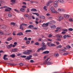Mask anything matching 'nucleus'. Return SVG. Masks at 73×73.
<instances>
[{"label":"nucleus","mask_w":73,"mask_h":73,"mask_svg":"<svg viewBox=\"0 0 73 73\" xmlns=\"http://www.w3.org/2000/svg\"><path fill=\"white\" fill-rule=\"evenodd\" d=\"M46 49V47L45 46V45H44V46H42L41 48H38L37 50V51L39 52L41 50H44V49Z\"/></svg>","instance_id":"nucleus-1"},{"label":"nucleus","mask_w":73,"mask_h":73,"mask_svg":"<svg viewBox=\"0 0 73 73\" xmlns=\"http://www.w3.org/2000/svg\"><path fill=\"white\" fill-rule=\"evenodd\" d=\"M31 52H32V51L31 50H28L27 51H25L23 52V53L24 54H30Z\"/></svg>","instance_id":"nucleus-2"},{"label":"nucleus","mask_w":73,"mask_h":73,"mask_svg":"<svg viewBox=\"0 0 73 73\" xmlns=\"http://www.w3.org/2000/svg\"><path fill=\"white\" fill-rule=\"evenodd\" d=\"M50 9L52 12V13H57V12L55 10H54V8L53 7H51L50 8Z\"/></svg>","instance_id":"nucleus-3"},{"label":"nucleus","mask_w":73,"mask_h":73,"mask_svg":"<svg viewBox=\"0 0 73 73\" xmlns=\"http://www.w3.org/2000/svg\"><path fill=\"white\" fill-rule=\"evenodd\" d=\"M51 24V22H49L48 23H43L42 25V27H47L48 26L49 24Z\"/></svg>","instance_id":"nucleus-4"},{"label":"nucleus","mask_w":73,"mask_h":73,"mask_svg":"<svg viewBox=\"0 0 73 73\" xmlns=\"http://www.w3.org/2000/svg\"><path fill=\"white\" fill-rule=\"evenodd\" d=\"M60 52H62L63 53H64L63 55L64 56H65L66 55H67L68 54V53H65V52H66V50H65L64 49H62L61 50V51Z\"/></svg>","instance_id":"nucleus-5"},{"label":"nucleus","mask_w":73,"mask_h":73,"mask_svg":"<svg viewBox=\"0 0 73 73\" xmlns=\"http://www.w3.org/2000/svg\"><path fill=\"white\" fill-rule=\"evenodd\" d=\"M53 3V1L52 0H50L48 1L47 3H46V6H49L50 5V4L52 3Z\"/></svg>","instance_id":"nucleus-6"},{"label":"nucleus","mask_w":73,"mask_h":73,"mask_svg":"<svg viewBox=\"0 0 73 73\" xmlns=\"http://www.w3.org/2000/svg\"><path fill=\"white\" fill-rule=\"evenodd\" d=\"M7 57V55L5 54L4 55L3 57V60H8V58H6Z\"/></svg>","instance_id":"nucleus-7"},{"label":"nucleus","mask_w":73,"mask_h":73,"mask_svg":"<svg viewBox=\"0 0 73 73\" xmlns=\"http://www.w3.org/2000/svg\"><path fill=\"white\" fill-rule=\"evenodd\" d=\"M63 31L62 32V34H65V33H66V32H68V30L67 29H63Z\"/></svg>","instance_id":"nucleus-8"},{"label":"nucleus","mask_w":73,"mask_h":73,"mask_svg":"<svg viewBox=\"0 0 73 73\" xmlns=\"http://www.w3.org/2000/svg\"><path fill=\"white\" fill-rule=\"evenodd\" d=\"M23 26L27 27V24L25 23H22L21 25L20 28H23Z\"/></svg>","instance_id":"nucleus-9"},{"label":"nucleus","mask_w":73,"mask_h":73,"mask_svg":"<svg viewBox=\"0 0 73 73\" xmlns=\"http://www.w3.org/2000/svg\"><path fill=\"white\" fill-rule=\"evenodd\" d=\"M32 57V55H29V56H27V58H26V60H31V57Z\"/></svg>","instance_id":"nucleus-10"},{"label":"nucleus","mask_w":73,"mask_h":73,"mask_svg":"<svg viewBox=\"0 0 73 73\" xmlns=\"http://www.w3.org/2000/svg\"><path fill=\"white\" fill-rule=\"evenodd\" d=\"M49 53V51H46L43 52L42 54H48Z\"/></svg>","instance_id":"nucleus-11"},{"label":"nucleus","mask_w":73,"mask_h":73,"mask_svg":"<svg viewBox=\"0 0 73 73\" xmlns=\"http://www.w3.org/2000/svg\"><path fill=\"white\" fill-rule=\"evenodd\" d=\"M25 9L24 8H21L20 9V11H21V12H25Z\"/></svg>","instance_id":"nucleus-12"},{"label":"nucleus","mask_w":73,"mask_h":73,"mask_svg":"<svg viewBox=\"0 0 73 73\" xmlns=\"http://www.w3.org/2000/svg\"><path fill=\"white\" fill-rule=\"evenodd\" d=\"M39 17L40 19H45V17L43 15L39 16Z\"/></svg>","instance_id":"nucleus-13"},{"label":"nucleus","mask_w":73,"mask_h":73,"mask_svg":"<svg viewBox=\"0 0 73 73\" xmlns=\"http://www.w3.org/2000/svg\"><path fill=\"white\" fill-rule=\"evenodd\" d=\"M15 56H16L15 55V54H12L10 55V57H12V58H15Z\"/></svg>","instance_id":"nucleus-14"},{"label":"nucleus","mask_w":73,"mask_h":73,"mask_svg":"<svg viewBox=\"0 0 73 73\" xmlns=\"http://www.w3.org/2000/svg\"><path fill=\"white\" fill-rule=\"evenodd\" d=\"M31 12H37V10L36 9L33 8L31 9Z\"/></svg>","instance_id":"nucleus-15"},{"label":"nucleus","mask_w":73,"mask_h":73,"mask_svg":"<svg viewBox=\"0 0 73 73\" xmlns=\"http://www.w3.org/2000/svg\"><path fill=\"white\" fill-rule=\"evenodd\" d=\"M49 58H48L45 60V61H44V64H46L48 63V62H47L48 61V60H49Z\"/></svg>","instance_id":"nucleus-16"},{"label":"nucleus","mask_w":73,"mask_h":73,"mask_svg":"<svg viewBox=\"0 0 73 73\" xmlns=\"http://www.w3.org/2000/svg\"><path fill=\"white\" fill-rule=\"evenodd\" d=\"M17 36H20L21 35H23V34L22 32L19 33H17Z\"/></svg>","instance_id":"nucleus-17"},{"label":"nucleus","mask_w":73,"mask_h":73,"mask_svg":"<svg viewBox=\"0 0 73 73\" xmlns=\"http://www.w3.org/2000/svg\"><path fill=\"white\" fill-rule=\"evenodd\" d=\"M53 62H48L46 63L47 65H51V64H53Z\"/></svg>","instance_id":"nucleus-18"},{"label":"nucleus","mask_w":73,"mask_h":73,"mask_svg":"<svg viewBox=\"0 0 73 73\" xmlns=\"http://www.w3.org/2000/svg\"><path fill=\"white\" fill-rule=\"evenodd\" d=\"M16 51H17V48H14L12 50V52H15Z\"/></svg>","instance_id":"nucleus-19"},{"label":"nucleus","mask_w":73,"mask_h":73,"mask_svg":"<svg viewBox=\"0 0 73 73\" xmlns=\"http://www.w3.org/2000/svg\"><path fill=\"white\" fill-rule=\"evenodd\" d=\"M60 56V54H54V56L55 57H57L58 56Z\"/></svg>","instance_id":"nucleus-20"},{"label":"nucleus","mask_w":73,"mask_h":73,"mask_svg":"<svg viewBox=\"0 0 73 73\" xmlns=\"http://www.w3.org/2000/svg\"><path fill=\"white\" fill-rule=\"evenodd\" d=\"M61 28H56V30H55V32H58V31H60L61 30Z\"/></svg>","instance_id":"nucleus-21"},{"label":"nucleus","mask_w":73,"mask_h":73,"mask_svg":"<svg viewBox=\"0 0 73 73\" xmlns=\"http://www.w3.org/2000/svg\"><path fill=\"white\" fill-rule=\"evenodd\" d=\"M64 17H65V18H66V19H68L69 18V15H64Z\"/></svg>","instance_id":"nucleus-22"},{"label":"nucleus","mask_w":73,"mask_h":73,"mask_svg":"<svg viewBox=\"0 0 73 73\" xmlns=\"http://www.w3.org/2000/svg\"><path fill=\"white\" fill-rule=\"evenodd\" d=\"M58 1L61 3H63L64 2V1L63 0H58Z\"/></svg>","instance_id":"nucleus-23"},{"label":"nucleus","mask_w":73,"mask_h":73,"mask_svg":"<svg viewBox=\"0 0 73 73\" xmlns=\"http://www.w3.org/2000/svg\"><path fill=\"white\" fill-rule=\"evenodd\" d=\"M31 32V31L30 30H27L25 31L26 33H28V32Z\"/></svg>","instance_id":"nucleus-24"},{"label":"nucleus","mask_w":73,"mask_h":73,"mask_svg":"<svg viewBox=\"0 0 73 73\" xmlns=\"http://www.w3.org/2000/svg\"><path fill=\"white\" fill-rule=\"evenodd\" d=\"M33 13V14H34V15H36V16H39V14L37 13Z\"/></svg>","instance_id":"nucleus-25"},{"label":"nucleus","mask_w":73,"mask_h":73,"mask_svg":"<svg viewBox=\"0 0 73 73\" xmlns=\"http://www.w3.org/2000/svg\"><path fill=\"white\" fill-rule=\"evenodd\" d=\"M11 25H16V23L14 22H11Z\"/></svg>","instance_id":"nucleus-26"},{"label":"nucleus","mask_w":73,"mask_h":73,"mask_svg":"<svg viewBox=\"0 0 73 73\" xmlns=\"http://www.w3.org/2000/svg\"><path fill=\"white\" fill-rule=\"evenodd\" d=\"M14 11H15V12H17L18 13H20V11H19L18 10L16 9H15Z\"/></svg>","instance_id":"nucleus-27"},{"label":"nucleus","mask_w":73,"mask_h":73,"mask_svg":"<svg viewBox=\"0 0 73 73\" xmlns=\"http://www.w3.org/2000/svg\"><path fill=\"white\" fill-rule=\"evenodd\" d=\"M62 48V46L61 45H59L57 46V48Z\"/></svg>","instance_id":"nucleus-28"},{"label":"nucleus","mask_w":73,"mask_h":73,"mask_svg":"<svg viewBox=\"0 0 73 73\" xmlns=\"http://www.w3.org/2000/svg\"><path fill=\"white\" fill-rule=\"evenodd\" d=\"M68 30L69 31H73V29L72 28H70L68 29Z\"/></svg>","instance_id":"nucleus-29"},{"label":"nucleus","mask_w":73,"mask_h":73,"mask_svg":"<svg viewBox=\"0 0 73 73\" xmlns=\"http://www.w3.org/2000/svg\"><path fill=\"white\" fill-rule=\"evenodd\" d=\"M63 37L64 39H66V38L67 37V35H64Z\"/></svg>","instance_id":"nucleus-30"},{"label":"nucleus","mask_w":73,"mask_h":73,"mask_svg":"<svg viewBox=\"0 0 73 73\" xmlns=\"http://www.w3.org/2000/svg\"><path fill=\"white\" fill-rule=\"evenodd\" d=\"M27 56H23V55H21L20 57H22V58H25Z\"/></svg>","instance_id":"nucleus-31"},{"label":"nucleus","mask_w":73,"mask_h":73,"mask_svg":"<svg viewBox=\"0 0 73 73\" xmlns=\"http://www.w3.org/2000/svg\"><path fill=\"white\" fill-rule=\"evenodd\" d=\"M50 45L52 46H56V45L53 43L51 44Z\"/></svg>","instance_id":"nucleus-32"},{"label":"nucleus","mask_w":73,"mask_h":73,"mask_svg":"<svg viewBox=\"0 0 73 73\" xmlns=\"http://www.w3.org/2000/svg\"><path fill=\"white\" fill-rule=\"evenodd\" d=\"M66 47L67 48H68V49H70L71 48V47L69 45H68L66 46Z\"/></svg>","instance_id":"nucleus-33"},{"label":"nucleus","mask_w":73,"mask_h":73,"mask_svg":"<svg viewBox=\"0 0 73 73\" xmlns=\"http://www.w3.org/2000/svg\"><path fill=\"white\" fill-rule=\"evenodd\" d=\"M54 3L55 4H57L58 3V1H55L54 2Z\"/></svg>","instance_id":"nucleus-34"},{"label":"nucleus","mask_w":73,"mask_h":73,"mask_svg":"<svg viewBox=\"0 0 73 73\" xmlns=\"http://www.w3.org/2000/svg\"><path fill=\"white\" fill-rule=\"evenodd\" d=\"M34 26L33 25H30L29 26V28H33Z\"/></svg>","instance_id":"nucleus-35"},{"label":"nucleus","mask_w":73,"mask_h":73,"mask_svg":"<svg viewBox=\"0 0 73 73\" xmlns=\"http://www.w3.org/2000/svg\"><path fill=\"white\" fill-rule=\"evenodd\" d=\"M59 19L60 20H62L64 18L62 17H58Z\"/></svg>","instance_id":"nucleus-36"},{"label":"nucleus","mask_w":73,"mask_h":73,"mask_svg":"<svg viewBox=\"0 0 73 73\" xmlns=\"http://www.w3.org/2000/svg\"><path fill=\"white\" fill-rule=\"evenodd\" d=\"M56 27L55 25H52L51 26V28H56Z\"/></svg>","instance_id":"nucleus-37"},{"label":"nucleus","mask_w":73,"mask_h":73,"mask_svg":"<svg viewBox=\"0 0 73 73\" xmlns=\"http://www.w3.org/2000/svg\"><path fill=\"white\" fill-rule=\"evenodd\" d=\"M35 44L36 45H39V43L38 42H36L35 43Z\"/></svg>","instance_id":"nucleus-38"},{"label":"nucleus","mask_w":73,"mask_h":73,"mask_svg":"<svg viewBox=\"0 0 73 73\" xmlns=\"http://www.w3.org/2000/svg\"><path fill=\"white\" fill-rule=\"evenodd\" d=\"M11 1L12 3H15V2H16V0H11Z\"/></svg>","instance_id":"nucleus-39"},{"label":"nucleus","mask_w":73,"mask_h":73,"mask_svg":"<svg viewBox=\"0 0 73 73\" xmlns=\"http://www.w3.org/2000/svg\"><path fill=\"white\" fill-rule=\"evenodd\" d=\"M30 43V41H27L26 42V43L27 44H29Z\"/></svg>","instance_id":"nucleus-40"},{"label":"nucleus","mask_w":73,"mask_h":73,"mask_svg":"<svg viewBox=\"0 0 73 73\" xmlns=\"http://www.w3.org/2000/svg\"><path fill=\"white\" fill-rule=\"evenodd\" d=\"M46 6H44V7L43 8L44 9V10H45V11H47V9H46Z\"/></svg>","instance_id":"nucleus-41"},{"label":"nucleus","mask_w":73,"mask_h":73,"mask_svg":"<svg viewBox=\"0 0 73 73\" xmlns=\"http://www.w3.org/2000/svg\"><path fill=\"white\" fill-rule=\"evenodd\" d=\"M69 21H73V20L72 19V18H70L69 20Z\"/></svg>","instance_id":"nucleus-42"},{"label":"nucleus","mask_w":73,"mask_h":73,"mask_svg":"<svg viewBox=\"0 0 73 73\" xmlns=\"http://www.w3.org/2000/svg\"><path fill=\"white\" fill-rule=\"evenodd\" d=\"M56 41H61V39L59 38H57L56 39Z\"/></svg>","instance_id":"nucleus-43"},{"label":"nucleus","mask_w":73,"mask_h":73,"mask_svg":"<svg viewBox=\"0 0 73 73\" xmlns=\"http://www.w3.org/2000/svg\"><path fill=\"white\" fill-rule=\"evenodd\" d=\"M25 17H29V15H28V14H25Z\"/></svg>","instance_id":"nucleus-44"},{"label":"nucleus","mask_w":73,"mask_h":73,"mask_svg":"<svg viewBox=\"0 0 73 73\" xmlns=\"http://www.w3.org/2000/svg\"><path fill=\"white\" fill-rule=\"evenodd\" d=\"M22 7V8H27V7L25 5L23 6Z\"/></svg>","instance_id":"nucleus-45"},{"label":"nucleus","mask_w":73,"mask_h":73,"mask_svg":"<svg viewBox=\"0 0 73 73\" xmlns=\"http://www.w3.org/2000/svg\"><path fill=\"white\" fill-rule=\"evenodd\" d=\"M50 44H51V42L50 43H47V45L48 46H50Z\"/></svg>","instance_id":"nucleus-46"},{"label":"nucleus","mask_w":73,"mask_h":73,"mask_svg":"<svg viewBox=\"0 0 73 73\" xmlns=\"http://www.w3.org/2000/svg\"><path fill=\"white\" fill-rule=\"evenodd\" d=\"M25 40H26V41H27L28 40V38L26 37H25L24 38Z\"/></svg>","instance_id":"nucleus-47"},{"label":"nucleus","mask_w":73,"mask_h":73,"mask_svg":"<svg viewBox=\"0 0 73 73\" xmlns=\"http://www.w3.org/2000/svg\"><path fill=\"white\" fill-rule=\"evenodd\" d=\"M3 8H7V9H9V7H7V6H4Z\"/></svg>","instance_id":"nucleus-48"},{"label":"nucleus","mask_w":73,"mask_h":73,"mask_svg":"<svg viewBox=\"0 0 73 73\" xmlns=\"http://www.w3.org/2000/svg\"><path fill=\"white\" fill-rule=\"evenodd\" d=\"M34 55L35 56H38V54L37 53H34Z\"/></svg>","instance_id":"nucleus-49"},{"label":"nucleus","mask_w":73,"mask_h":73,"mask_svg":"<svg viewBox=\"0 0 73 73\" xmlns=\"http://www.w3.org/2000/svg\"><path fill=\"white\" fill-rule=\"evenodd\" d=\"M9 65H16V64H15L13 63H10Z\"/></svg>","instance_id":"nucleus-50"},{"label":"nucleus","mask_w":73,"mask_h":73,"mask_svg":"<svg viewBox=\"0 0 73 73\" xmlns=\"http://www.w3.org/2000/svg\"><path fill=\"white\" fill-rule=\"evenodd\" d=\"M23 63H21L20 64V66H23Z\"/></svg>","instance_id":"nucleus-51"},{"label":"nucleus","mask_w":73,"mask_h":73,"mask_svg":"<svg viewBox=\"0 0 73 73\" xmlns=\"http://www.w3.org/2000/svg\"><path fill=\"white\" fill-rule=\"evenodd\" d=\"M56 44L57 45H59V44H60V43L58 42H56Z\"/></svg>","instance_id":"nucleus-52"},{"label":"nucleus","mask_w":73,"mask_h":73,"mask_svg":"<svg viewBox=\"0 0 73 73\" xmlns=\"http://www.w3.org/2000/svg\"><path fill=\"white\" fill-rule=\"evenodd\" d=\"M32 63H33V62H34V60H31L30 61Z\"/></svg>","instance_id":"nucleus-53"},{"label":"nucleus","mask_w":73,"mask_h":73,"mask_svg":"<svg viewBox=\"0 0 73 73\" xmlns=\"http://www.w3.org/2000/svg\"><path fill=\"white\" fill-rule=\"evenodd\" d=\"M0 34L1 35H3L4 33H3V32H0Z\"/></svg>","instance_id":"nucleus-54"},{"label":"nucleus","mask_w":73,"mask_h":73,"mask_svg":"<svg viewBox=\"0 0 73 73\" xmlns=\"http://www.w3.org/2000/svg\"><path fill=\"white\" fill-rule=\"evenodd\" d=\"M28 19L30 20H31L32 19V17H28Z\"/></svg>","instance_id":"nucleus-55"},{"label":"nucleus","mask_w":73,"mask_h":73,"mask_svg":"<svg viewBox=\"0 0 73 73\" xmlns=\"http://www.w3.org/2000/svg\"><path fill=\"white\" fill-rule=\"evenodd\" d=\"M19 29H21V31H23L24 30V28H20Z\"/></svg>","instance_id":"nucleus-56"},{"label":"nucleus","mask_w":73,"mask_h":73,"mask_svg":"<svg viewBox=\"0 0 73 73\" xmlns=\"http://www.w3.org/2000/svg\"><path fill=\"white\" fill-rule=\"evenodd\" d=\"M5 11H9V10L8 9H5Z\"/></svg>","instance_id":"nucleus-57"},{"label":"nucleus","mask_w":73,"mask_h":73,"mask_svg":"<svg viewBox=\"0 0 73 73\" xmlns=\"http://www.w3.org/2000/svg\"><path fill=\"white\" fill-rule=\"evenodd\" d=\"M62 36L61 35H59V38H62Z\"/></svg>","instance_id":"nucleus-58"},{"label":"nucleus","mask_w":73,"mask_h":73,"mask_svg":"<svg viewBox=\"0 0 73 73\" xmlns=\"http://www.w3.org/2000/svg\"><path fill=\"white\" fill-rule=\"evenodd\" d=\"M12 46V44H10V46H9V48H11L12 46Z\"/></svg>","instance_id":"nucleus-59"},{"label":"nucleus","mask_w":73,"mask_h":73,"mask_svg":"<svg viewBox=\"0 0 73 73\" xmlns=\"http://www.w3.org/2000/svg\"><path fill=\"white\" fill-rule=\"evenodd\" d=\"M27 12L28 13V12H29V9H27Z\"/></svg>","instance_id":"nucleus-60"},{"label":"nucleus","mask_w":73,"mask_h":73,"mask_svg":"<svg viewBox=\"0 0 73 73\" xmlns=\"http://www.w3.org/2000/svg\"><path fill=\"white\" fill-rule=\"evenodd\" d=\"M52 35H51V34H50L48 36V37H52Z\"/></svg>","instance_id":"nucleus-61"},{"label":"nucleus","mask_w":73,"mask_h":73,"mask_svg":"<svg viewBox=\"0 0 73 73\" xmlns=\"http://www.w3.org/2000/svg\"><path fill=\"white\" fill-rule=\"evenodd\" d=\"M59 35H56V37H57V38H59Z\"/></svg>","instance_id":"nucleus-62"},{"label":"nucleus","mask_w":73,"mask_h":73,"mask_svg":"<svg viewBox=\"0 0 73 73\" xmlns=\"http://www.w3.org/2000/svg\"><path fill=\"white\" fill-rule=\"evenodd\" d=\"M54 7H57V5H56V4H54Z\"/></svg>","instance_id":"nucleus-63"},{"label":"nucleus","mask_w":73,"mask_h":73,"mask_svg":"<svg viewBox=\"0 0 73 73\" xmlns=\"http://www.w3.org/2000/svg\"><path fill=\"white\" fill-rule=\"evenodd\" d=\"M26 46H21V48H26Z\"/></svg>","instance_id":"nucleus-64"}]
</instances>
